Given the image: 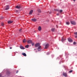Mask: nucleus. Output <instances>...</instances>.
<instances>
[{"label": "nucleus", "mask_w": 77, "mask_h": 77, "mask_svg": "<svg viewBox=\"0 0 77 77\" xmlns=\"http://www.w3.org/2000/svg\"><path fill=\"white\" fill-rule=\"evenodd\" d=\"M40 44L39 43L36 44L35 45V47H38V51H41V46H40Z\"/></svg>", "instance_id": "nucleus-1"}, {"label": "nucleus", "mask_w": 77, "mask_h": 77, "mask_svg": "<svg viewBox=\"0 0 77 77\" xmlns=\"http://www.w3.org/2000/svg\"><path fill=\"white\" fill-rule=\"evenodd\" d=\"M9 9V6L8 5H7L5 6L4 8L5 10H8Z\"/></svg>", "instance_id": "nucleus-2"}, {"label": "nucleus", "mask_w": 77, "mask_h": 77, "mask_svg": "<svg viewBox=\"0 0 77 77\" xmlns=\"http://www.w3.org/2000/svg\"><path fill=\"white\" fill-rule=\"evenodd\" d=\"M31 43V44H32V46H33V45H34L35 44V43H33L32 42V40H29V43Z\"/></svg>", "instance_id": "nucleus-3"}, {"label": "nucleus", "mask_w": 77, "mask_h": 77, "mask_svg": "<svg viewBox=\"0 0 77 77\" xmlns=\"http://www.w3.org/2000/svg\"><path fill=\"white\" fill-rule=\"evenodd\" d=\"M71 23L72 24H73V25H75L76 24V23L74 21H71Z\"/></svg>", "instance_id": "nucleus-4"}, {"label": "nucleus", "mask_w": 77, "mask_h": 77, "mask_svg": "<svg viewBox=\"0 0 77 77\" xmlns=\"http://www.w3.org/2000/svg\"><path fill=\"white\" fill-rule=\"evenodd\" d=\"M63 76H64L65 77H67V74L66 73H63Z\"/></svg>", "instance_id": "nucleus-5"}, {"label": "nucleus", "mask_w": 77, "mask_h": 77, "mask_svg": "<svg viewBox=\"0 0 77 77\" xmlns=\"http://www.w3.org/2000/svg\"><path fill=\"white\" fill-rule=\"evenodd\" d=\"M68 41L69 42H72V41H73V40H72V39H71V38H68Z\"/></svg>", "instance_id": "nucleus-6"}, {"label": "nucleus", "mask_w": 77, "mask_h": 77, "mask_svg": "<svg viewBox=\"0 0 77 77\" xmlns=\"http://www.w3.org/2000/svg\"><path fill=\"white\" fill-rule=\"evenodd\" d=\"M33 12V10H30L29 13V15H32Z\"/></svg>", "instance_id": "nucleus-7"}, {"label": "nucleus", "mask_w": 77, "mask_h": 77, "mask_svg": "<svg viewBox=\"0 0 77 77\" xmlns=\"http://www.w3.org/2000/svg\"><path fill=\"white\" fill-rule=\"evenodd\" d=\"M49 46V45H48V44H47L45 46V49H47V48Z\"/></svg>", "instance_id": "nucleus-8"}, {"label": "nucleus", "mask_w": 77, "mask_h": 77, "mask_svg": "<svg viewBox=\"0 0 77 77\" xmlns=\"http://www.w3.org/2000/svg\"><path fill=\"white\" fill-rule=\"evenodd\" d=\"M20 49H22V50H24L25 49V48L22 46H20Z\"/></svg>", "instance_id": "nucleus-9"}, {"label": "nucleus", "mask_w": 77, "mask_h": 77, "mask_svg": "<svg viewBox=\"0 0 77 77\" xmlns=\"http://www.w3.org/2000/svg\"><path fill=\"white\" fill-rule=\"evenodd\" d=\"M22 54L23 55V56H24L26 57L27 56V55H26V54L24 53H22Z\"/></svg>", "instance_id": "nucleus-10"}, {"label": "nucleus", "mask_w": 77, "mask_h": 77, "mask_svg": "<svg viewBox=\"0 0 77 77\" xmlns=\"http://www.w3.org/2000/svg\"><path fill=\"white\" fill-rule=\"evenodd\" d=\"M38 30L39 31H41V27L40 26H39L38 28Z\"/></svg>", "instance_id": "nucleus-11"}, {"label": "nucleus", "mask_w": 77, "mask_h": 77, "mask_svg": "<svg viewBox=\"0 0 77 77\" xmlns=\"http://www.w3.org/2000/svg\"><path fill=\"white\" fill-rule=\"evenodd\" d=\"M21 7V6H16V8H17V9H20Z\"/></svg>", "instance_id": "nucleus-12"}, {"label": "nucleus", "mask_w": 77, "mask_h": 77, "mask_svg": "<svg viewBox=\"0 0 77 77\" xmlns=\"http://www.w3.org/2000/svg\"><path fill=\"white\" fill-rule=\"evenodd\" d=\"M32 21H36L37 20L36 19H32Z\"/></svg>", "instance_id": "nucleus-13"}, {"label": "nucleus", "mask_w": 77, "mask_h": 77, "mask_svg": "<svg viewBox=\"0 0 77 77\" xmlns=\"http://www.w3.org/2000/svg\"><path fill=\"white\" fill-rule=\"evenodd\" d=\"M10 74H11L10 72H6V74L7 75H10Z\"/></svg>", "instance_id": "nucleus-14"}, {"label": "nucleus", "mask_w": 77, "mask_h": 77, "mask_svg": "<svg viewBox=\"0 0 77 77\" xmlns=\"http://www.w3.org/2000/svg\"><path fill=\"white\" fill-rule=\"evenodd\" d=\"M26 42V39H24L23 40V43H25V42Z\"/></svg>", "instance_id": "nucleus-15"}, {"label": "nucleus", "mask_w": 77, "mask_h": 77, "mask_svg": "<svg viewBox=\"0 0 77 77\" xmlns=\"http://www.w3.org/2000/svg\"><path fill=\"white\" fill-rule=\"evenodd\" d=\"M8 24H11L12 23V21H8Z\"/></svg>", "instance_id": "nucleus-16"}, {"label": "nucleus", "mask_w": 77, "mask_h": 77, "mask_svg": "<svg viewBox=\"0 0 77 77\" xmlns=\"http://www.w3.org/2000/svg\"><path fill=\"white\" fill-rule=\"evenodd\" d=\"M51 30L52 32H54V31L55 30V28H52Z\"/></svg>", "instance_id": "nucleus-17"}, {"label": "nucleus", "mask_w": 77, "mask_h": 77, "mask_svg": "<svg viewBox=\"0 0 77 77\" xmlns=\"http://www.w3.org/2000/svg\"><path fill=\"white\" fill-rule=\"evenodd\" d=\"M38 12H39V13L41 12V11L40 9H38Z\"/></svg>", "instance_id": "nucleus-18"}, {"label": "nucleus", "mask_w": 77, "mask_h": 77, "mask_svg": "<svg viewBox=\"0 0 77 77\" xmlns=\"http://www.w3.org/2000/svg\"><path fill=\"white\" fill-rule=\"evenodd\" d=\"M29 45H27L25 46L26 48H29Z\"/></svg>", "instance_id": "nucleus-19"}, {"label": "nucleus", "mask_w": 77, "mask_h": 77, "mask_svg": "<svg viewBox=\"0 0 77 77\" xmlns=\"http://www.w3.org/2000/svg\"><path fill=\"white\" fill-rule=\"evenodd\" d=\"M66 24L67 25H69V22H66Z\"/></svg>", "instance_id": "nucleus-20"}, {"label": "nucleus", "mask_w": 77, "mask_h": 77, "mask_svg": "<svg viewBox=\"0 0 77 77\" xmlns=\"http://www.w3.org/2000/svg\"><path fill=\"white\" fill-rule=\"evenodd\" d=\"M1 26H4V23H2L1 24Z\"/></svg>", "instance_id": "nucleus-21"}, {"label": "nucleus", "mask_w": 77, "mask_h": 77, "mask_svg": "<svg viewBox=\"0 0 77 77\" xmlns=\"http://www.w3.org/2000/svg\"><path fill=\"white\" fill-rule=\"evenodd\" d=\"M72 71H73L72 70H70V71H69V72L70 73H71V72H72Z\"/></svg>", "instance_id": "nucleus-22"}, {"label": "nucleus", "mask_w": 77, "mask_h": 77, "mask_svg": "<svg viewBox=\"0 0 77 77\" xmlns=\"http://www.w3.org/2000/svg\"><path fill=\"white\" fill-rule=\"evenodd\" d=\"M63 11L62 10H60V13H61Z\"/></svg>", "instance_id": "nucleus-23"}, {"label": "nucleus", "mask_w": 77, "mask_h": 77, "mask_svg": "<svg viewBox=\"0 0 77 77\" xmlns=\"http://www.w3.org/2000/svg\"><path fill=\"white\" fill-rule=\"evenodd\" d=\"M73 44H76L77 43H76L75 42H73Z\"/></svg>", "instance_id": "nucleus-24"}, {"label": "nucleus", "mask_w": 77, "mask_h": 77, "mask_svg": "<svg viewBox=\"0 0 77 77\" xmlns=\"http://www.w3.org/2000/svg\"><path fill=\"white\" fill-rule=\"evenodd\" d=\"M21 30H22V29H21L19 30V31L20 32H21Z\"/></svg>", "instance_id": "nucleus-25"}, {"label": "nucleus", "mask_w": 77, "mask_h": 77, "mask_svg": "<svg viewBox=\"0 0 77 77\" xmlns=\"http://www.w3.org/2000/svg\"><path fill=\"white\" fill-rule=\"evenodd\" d=\"M74 34L75 35H77V32H75Z\"/></svg>", "instance_id": "nucleus-26"}, {"label": "nucleus", "mask_w": 77, "mask_h": 77, "mask_svg": "<svg viewBox=\"0 0 77 77\" xmlns=\"http://www.w3.org/2000/svg\"><path fill=\"white\" fill-rule=\"evenodd\" d=\"M2 74L0 73V77H2Z\"/></svg>", "instance_id": "nucleus-27"}, {"label": "nucleus", "mask_w": 77, "mask_h": 77, "mask_svg": "<svg viewBox=\"0 0 77 77\" xmlns=\"http://www.w3.org/2000/svg\"><path fill=\"white\" fill-rule=\"evenodd\" d=\"M0 18H1V19H3V17H1Z\"/></svg>", "instance_id": "nucleus-28"}, {"label": "nucleus", "mask_w": 77, "mask_h": 77, "mask_svg": "<svg viewBox=\"0 0 77 77\" xmlns=\"http://www.w3.org/2000/svg\"><path fill=\"white\" fill-rule=\"evenodd\" d=\"M27 42H28V44H29V40H28V41Z\"/></svg>", "instance_id": "nucleus-29"}, {"label": "nucleus", "mask_w": 77, "mask_h": 77, "mask_svg": "<svg viewBox=\"0 0 77 77\" xmlns=\"http://www.w3.org/2000/svg\"><path fill=\"white\" fill-rule=\"evenodd\" d=\"M17 72H18V70H17L16 72V73H17Z\"/></svg>", "instance_id": "nucleus-30"}, {"label": "nucleus", "mask_w": 77, "mask_h": 77, "mask_svg": "<svg viewBox=\"0 0 77 77\" xmlns=\"http://www.w3.org/2000/svg\"><path fill=\"white\" fill-rule=\"evenodd\" d=\"M57 16H58L59 15V14L57 13Z\"/></svg>", "instance_id": "nucleus-31"}, {"label": "nucleus", "mask_w": 77, "mask_h": 77, "mask_svg": "<svg viewBox=\"0 0 77 77\" xmlns=\"http://www.w3.org/2000/svg\"><path fill=\"white\" fill-rule=\"evenodd\" d=\"M75 38H77V35H75Z\"/></svg>", "instance_id": "nucleus-32"}, {"label": "nucleus", "mask_w": 77, "mask_h": 77, "mask_svg": "<svg viewBox=\"0 0 77 77\" xmlns=\"http://www.w3.org/2000/svg\"><path fill=\"white\" fill-rule=\"evenodd\" d=\"M62 41H63V38L62 39Z\"/></svg>", "instance_id": "nucleus-33"}, {"label": "nucleus", "mask_w": 77, "mask_h": 77, "mask_svg": "<svg viewBox=\"0 0 77 77\" xmlns=\"http://www.w3.org/2000/svg\"><path fill=\"white\" fill-rule=\"evenodd\" d=\"M10 49H12V48L10 47Z\"/></svg>", "instance_id": "nucleus-34"}, {"label": "nucleus", "mask_w": 77, "mask_h": 77, "mask_svg": "<svg viewBox=\"0 0 77 77\" xmlns=\"http://www.w3.org/2000/svg\"><path fill=\"white\" fill-rule=\"evenodd\" d=\"M73 1H74V2H75V0H73Z\"/></svg>", "instance_id": "nucleus-35"}, {"label": "nucleus", "mask_w": 77, "mask_h": 77, "mask_svg": "<svg viewBox=\"0 0 77 77\" xmlns=\"http://www.w3.org/2000/svg\"><path fill=\"white\" fill-rule=\"evenodd\" d=\"M49 14H51V13H50Z\"/></svg>", "instance_id": "nucleus-36"}, {"label": "nucleus", "mask_w": 77, "mask_h": 77, "mask_svg": "<svg viewBox=\"0 0 77 77\" xmlns=\"http://www.w3.org/2000/svg\"><path fill=\"white\" fill-rule=\"evenodd\" d=\"M34 50H36V49H34Z\"/></svg>", "instance_id": "nucleus-37"}]
</instances>
